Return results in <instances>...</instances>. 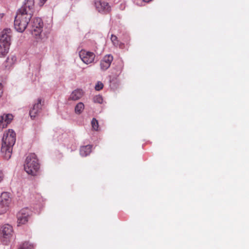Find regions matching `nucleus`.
<instances>
[{
	"instance_id": "nucleus-1",
	"label": "nucleus",
	"mask_w": 249,
	"mask_h": 249,
	"mask_svg": "<svg viewBox=\"0 0 249 249\" xmlns=\"http://www.w3.org/2000/svg\"><path fill=\"white\" fill-rule=\"evenodd\" d=\"M34 6V0H25L22 5L17 11L14 27L17 32L23 33L29 25L32 35L36 39H39L42 38L43 23L39 18H34L32 19Z\"/></svg>"
},
{
	"instance_id": "nucleus-2",
	"label": "nucleus",
	"mask_w": 249,
	"mask_h": 249,
	"mask_svg": "<svg viewBox=\"0 0 249 249\" xmlns=\"http://www.w3.org/2000/svg\"><path fill=\"white\" fill-rule=\"evenodd\" d=\"M16 140V133L12 129H9L4 133L1 142V154L5 160H8L11 158Z\"/></svg>"
},
{
	"instance_id": "nucleus-3",
	"label": "nucleus",
	"mask_w": 249,
	"mask_h": 249,
	"mask_svg": "<svg viewBox=\"0 0 249 249\" xmlns=\"http://www.w3.org/2000/svg\"><path fill=\"white\" fill-rule=\"evenodd\" d=\"M40 165L36 156L32 153L26 158L24 168L26 172L29 175L36 176L39 172Z\"/></svg>"
},
{
	"instance_id": "nucleus-4",
	"label": "nucleus",
	"mask_w": 249,
	"mask_h": 249,
	"mask_svg": "<svg viewBox=\"0 0 249 249\" xmlns=\"http://www.w3.org/2000/svg\"><path fill=\"white\" fill-rule=\"evenodd\" d=\"M10 29L3 30L0 36V57L4 56L8 52L11 44Z\"/></svg>"
},
{
	"instance_id": "nucleus-5",
	"label": "nucleus",
	"mask_w": 249,
	"mask_h": 249,
	"mask_svg": "<svg viewBox=\"0 0 249 249\" xmlns=\"http://www.w3.org/2000/svg\"><path fill=\"white\" fill-rule=\"evenodd\" d=\"M11 199L9 193L3 192L0 197V214L5 213L8 209Z\"/></svg>"
},
{
	"instance_id": "nucleus-6",
	"label": "nucleus",
	"mask_w": 249,
	"mask_h": 249,
	"mask_svg": "<svg viewBox=\"0 0 249 249\" xmlns=\"http://www.w3.org/2000/svg\"><path fill=\"white\" fill-rule=\"evenodd\" d=\"M31 212L28 208H24L21 210L17 214L18 226L25 224L30 217Z\"/></svg>"
},
{
	"instance_id": "nucleus-7",
	"label": "nucleus",
	"mask_w": 249,
	"mask_h": 249,
	"mask_svg": "<svg viewBox=\"0 0 249 249\" xmlns=\"http://www.w3.org/2000/svg\"><path fill=\"white\" fill-rule=\"evenodd\" d=\"M79 55L82 61L86 64L93 62L95 57L93 53L85 50L80 51Z\"/></svg>"
},
{
	"instance_id": "nucleus-8",
	"label": "nucleus",
	"mask_w": 249,
	"mask_h": 249,
	"mask_svg": "<svg viewBox=\"0 0 249 249\" xmlns=\"http://www.w3.org/2000/svg\"><path fill=\"white\" fill-rule=\"evenodd\" d=\"M113 60V57L111 54H107L104 56L100 61V69L102 71L107 70Z\"/></svg>"
},
{
	"instance_id": "nucleus-9",
	"label": "nucleus",
	"mask_w": 249,
	"mask_h": 249,
	"mask_svg": "<svg viewBox=\"0 0 249 249\" xmlns=\"http://www.w3.org/2000/svg\"><path fill=\"white\" fill-rule=\"evenodd\" d=\"M13 229L11 225L5 224L1 228V234L3 238L9 240L13 236Z\"/></svg>"
},
{
	"instance_id": "nucleus-10",
	"label": "nucleus",
	"mask_w": 249,
	"mask_h": 249,
	"mask_svg": "<svg viewBox=\"0 0 249 249\" xmlns=\"http://www.w3.org/2000/svg\"><path fill=\"white\" fill-rule=\"evenodd\" d=\"M96 9L99 12H106L110 11V7L108 3L105 1H97L95 2Z\"/></svg>"
},
{
	"instance_id": "nucleus-11",
	"label": "nucleus",
	"mask_w": 249,
	"mask_h": 249,
	"mask_svg": "<svg viewBox=\"0 0 249 249\" xmlns=\"http://www.w3.org/2000/svg\"><path fill=\"white\" fill-rule=\"evenodd\" d=\"M13 119V116L11 114H3L0 116V128L6 127Z\"/></svg>"
},
{
	"instance_id": "nucleus-12",
	"label": "nucleus",
	"mask_w": 249,
	"mask_h": 249,
	"mask_svg": "<svg viewBox=\"0 0 249 249\" xmlns=\"http://www.w3.org/2000/svg\"><path fill=\"white\" fill-rule=\"evenodd\" d=\"M41 107V100L40 99H38L37 102L33 105V108L30 111L29 114L32 119H34L36 117L37 113L40 110Z\"/></svg>"
},
{
	"instance_id": "nucleus-13",
	"label": "nucleus",
	"mask_w": 249,
	"mask_h": 249,
	"mask_svg": "<svg viewBox=\"0 0 249 249\" xmlns=\"http://www.w3.org/2000/svg\"><path fill=\"white\" fill-rule=\"evenodd\" d=\"M17 62V57L15 55H12L9 56L6 61H5L4 65L5 67L7 69H10L13 67V66Z\"/></svg>"
},
{
	"instance_id": "nucleus-14",
	"label": "nucleus",
	"mask_w": 249,
	"mask_h": 249,
	"mask_svg": "<svg viewBox=\"0 0 249 249\" xmlns=\"http://www.w3.org/2000/svg\"><path fill=\"white\" fill-rule=\"evenodd\" d=\"M83 96L82 90L79 89H75L71 94L69 100L76 101L80 99Z\"/></svg>"
},
{
	"instance_id": "nucleus-15",
	"label": "nucleus",
	"mask_w": 249,
	"mask_h": 249,
	"mask_svg": "<svg viewBox=\"0 0 249 249\" xmlns=\"http://www.w3.org/2000/svg\"><path fill=\"white\" fill-rule=\"evenodd\" d=\"M92 145H87L81 147L80 150V155L83 157L89 155L91 151Z\"/></svg>"
},
{
	"instance_id": "nucleus-16",
	"label": "nucleus",
	"mask_w": 249,
	"mask_h": 249,
	"mask_svg": "<svg viewBox=\"0 0 249 249\" xmlns=\"http://www.w3.org/2000/svg\"><path fill=\"white\" fill-rule=\"evenodd\" d=\"M84 109V105L82 102L78 103L75 107V112L76 114H81Z\"/></svg>"
},
{
	"instance_id": "nucleus-17",
	"label": "nucleus",
	"mask_w": 249,
	"mask_h": 249,
	"mask_svg": "<svg viewBox=\"0 0 249 249\" xmlns=\"http://www.w3.org/2000/svg\"><path fill=\"white\" fill-rule=\"evenodd\" d=\"M33 248V245L31 244L29 242H24L20 245L18 249H32Z\"/></svg>"
},
{
	"instance_id": "nucleus-18",
	"label": "nucleus",
	"mask_w": 249,
	"mask_h": 249,
	"mask_svg": "<svg viewBox=\"0 0 249 249\" xmlns=\"http://www.w3.org/2000/svg\"><path fill=\"white\" fill-rule=\"evenodd\" d=\"M91 123L93 129L95 130H97L98 128V122L97 120L95 118H93Z\"/></svg>"
},
{
	"instance_id": "nucleus-19",
	"label": "nucleus",
	"mask_w": 249,
	"mask_h": 249,
	"mask_svg": "<svg viewBox=\"0 0 249 249\" xmlns=\"http://www.w3.org/2000/svg\"><path fill=\"white\" fill-rule=\"evenodd\" d=\"M94 102L98 103H102L103 102V99L101 96L97 95L95 96L93 98Z\"/></svg>"
},
{
	"instance_id": "nucleus-20",
	"label": "nucleus",
	"mask_w": 249,
	"mask_h": 249,
	"mask_svg": "<svg viewBox=\"0 0 249 249\" xmlns=\"http://www.w3.org/2000/svg\"><path fill=\"white\" fill-rule=\"evenodd\" d=\"M103 84L101 82L98 81L95 86V89L97 91H99L103 89Z\"/></svg>"
},
{
	"instance_id": "nucleus-21",
	"label": "nucleus",
	"mask_w": 249,
	"mask_h": 249,
	"mask_svg": "<svg viewBox=\"0 0 249 249\" xmlns=\"http://www.w3.org/2000/svg\"><path fill=\"white\" fill-rule=\"evenodd\" d=\"M123 67H124V64L123 63V62H120V64H119V68H118V74H120L123 69Z\"/></svg>"
},
{
	"instance_id": "nucleus-22",
	"label": "nucleus",
	"mask_w": 249,
	"mask_h": 249,
	"mask_svg": "<svg viewBox=\"0 0 249 249\" xmlns=\"http://www.w3.org/2000/svg\"><path fill=\"white\" fill-rule=\"evenodd\" d=\"M117 39L116 36L113 35L111 36V40L114 44H116L115 41L117 40Z\"/></svg>"
},
{
	"instance_id": "nucleus-23",
	"label": "nucleus",
	"mask_w": 249,
	"mask_h": 249,
	"mask_svg": "<svg viewBox=\"0 0 249 249\" xmlns=\"http://www.w3.org/2000/svg\"><path fill=\"white\" fill-rule=\"evenodd\" d=\"M3 92V85L0 83V97L2 96Z\"/></svg>"
},
{
	"instance_id": "nucleus-24",
	"label": "nucleus",
	"mask_w": 249,
	"mask_h": 249,
	"mask_svg": "<svg viewBox=\"0 0 249 249\" xmlns=\"http://www.w3.org/2000/svg\"><path fill=\"white\" fill-rule=\"evenodd\" d=\"M4 178V175L2 171L0 170V182H1Z\"/></svg>"
},
{
	"instance_id": "nucleus-25",
	"label": "nucleus",
	"mask_w": 249,
	"mask_h": 249,
	"mask_svg": "<svg viewBox=\"0 0 249 249\" xmlns=\"http://www.w3.org/2000/svg\"><path fill=\"white\" fill-rule=\"evenodd\" d=\"M46 1L47 0H39V5L41 6L43 5Z\"/></svg>"
},
{
	"instance_id": "nucleus-26",
	"label": "nucleus",
	"mask_w": 249,
	"mask_h": 249,
	"mask_svg": "<svg viewBox=\"0 0 249 249\" xmlns=\"http://www.w3.org/2000/svg\"><path fill=\"white\" fill-rule=\"evenodd\" d=\"M152 0H143V1L144 2H148L150 1H151Z\"/></svg>"
}]
</instances>
